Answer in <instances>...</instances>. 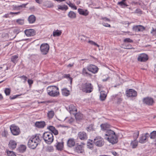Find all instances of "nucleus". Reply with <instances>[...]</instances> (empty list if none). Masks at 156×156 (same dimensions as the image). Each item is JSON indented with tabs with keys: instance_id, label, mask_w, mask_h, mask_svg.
Wrapping results in <instances>:
<instances>
[{
	"instance_id": "nucleus-4",
	"label": "nucleus",
	"mask_w": 156,
	"mask_h": 156,
	"mask_svg": "<svg viewBox=\"0 0 156 156\" xmlns=\"http://www.w3.org/2000/svg\"><path fill=\"white\" fill-rule=\"evenodd\" d=\"M43 137L45 142L48 144H51L54 140L52 133L49 132L44 133L43 134Z\"/></svg>"
},
{
	"instance_id": "nucleus-24",
	"label": "nucleus",
	"mask_w": 156,
	"mask_h": 156,
	"mask_svg": "<svg viewBox=\"0 0 156 156\" xmlns=\"http://www.w3.org/2000/svg\"><path fill=\"white\" fill-rule=\"evenodd\" d=\"M78 12L80 14L84 16H87L89 13V12L87 10L83 9H78Z\"/></svg>"
},
{
	"instance_id": "nucleus-60",
	"label": "nucleus",
	"mask_w": 156,
	"mask_h": 156,
	"mask_svg": "<svg viewBox=\"0 0 156 156\" xmlns=\"http://www.w3.org/2000/svg\"><path fill=\"white\" fill-rule=\"evenodd\" d=\"M20 13V12H10V14H11V15H12L13 14H16L17 15L19 14Z\"/></svg>"
},
{
	"instance_id": "nucleus-63",
	"label": "nucleus",
	"mask_w": 156,
	"mask_h": 156,
	"mask_svg": "<svg viewBox=\"0 0 156 156\" xmlns=\"http://www.w3.org/2000/svg\"><path fill=\"white\" fill-rule=\"evenodd\" d=\"M73 121V119L72 118H71L69 120V122L70 123H71V122H72Z\"/></svg>"
},
{
	"instance_id": "nucleus-64",
	"label": "nucleus",
	"mask_w": 156,
	"mask_h": 156,
	"mask_svg": "<svg viewBox=\"0 0 156 156\" xmlns=\"http://www.w3.org/2000/svg\"><path fill=\"white\" fill-rule=\"evenodd\" d=\"M112 153L114 156H115L117 154L116 152L115 151H112Z\"/></svg>"
},
{
	"instance_id": "nucleus-25",
	"label": "nucleus",
	"mask_w": 156,
	"mask_h": 156,
	"mask_svg": "<svg viewBox=\"0 0 156 156\" xmlns=\"http://www.w3.org/2000/svg\"><path fill=\"white\" fill-rule=\"evenodd\" d=\"M69 109L71 114L74 115L77 112V109L73 105H69Z\"/></svg>"
},
{
	"instance_id": "nucleus-41",
	"label": "nucleus",
	"mask_w": 156,
	"mask_h": 156,
	"mask_svg": "<svg viewBox=\"0 0 156 156\" xmlns=\"http://www.w3.org/2000/svg\"><path fill=\"white\" fill-rule=\"evenodd\" d=\"M48 116L49 119H52L54 116V112L53 111H50L48 113Z\"/></svg>"
},
{
	"instance_id": "nucleus-46",
	"label": "nucleus",
	"mask_w": 156,
	"mask_h": 156,
	"mask_svg": "<svg viewBox=\"0 0 156 156\" xmlns=\"http://www.w3.org/2000/svg\"><path fill=\"white\" fill-rule=\"evenodd\" d=\"M7 153L8 156H16L13 151H7Z\"/></svg>"
},
{
	"instance_id": "nucleus-59",
	"label": "nucleus",
	"mask_w": 156,
	"mask_h": 156,
	"mask_svg": "<svg viewBox=\"0 0 156 156\" xmlns=\"http://www.w3.org/2000/svg\"><path fill=\"white\" fill-rule=\"evenodd\" d=\"M103 25L104 26L106 27H110L111 26L109 24H108V23H102Z\"/></svg>"
},
{
	"instance_id": "nucleus-39",
	"label": "nucleus",
	"mask_w": 156,
	"mask_h": 156,
	"mask_svg": "<svg viewBox=\"0 0 156 156\" xmlns=\"http://www.w3.org/2000/svg\"><path fill=\"white\" fill-rule=\"evenodd\" d=\"M123 46H124V48L126 49H134V48L132 47L131 45L129 44H123Z\"/></svg>"
},
{
	"instance_id": "nucleus-30",
	"label": "nucleus",
	"mask_w": 156,
	"mask_h": 156,
	"mask_svg": "<svg viewBox=\"0 0 156 156\" xmlns=\"http://www.w3.org/2000/svg\"><path fill=\"white\" fill-rule=\"evenodd\" d=\"M36 20V17L34 15L30 16L28 18V21L30 23H32L35 22Z\"/></svg>"
},
{
	"instance_id": "nucleus-15",
	"label": "nucleus",
	"mask_w": 156,
	"mask_h": 156,
	"mask_svg": "<svg viewBox=\"0 0 156 156\" xmlns=\"http://www.w3.org/2000/svg\"><path fill=\"white\" fill-rule=\"evenodd\" d=\"M74 151L79 154H81L83 155L85 154L84 151L83 147L81 145H77L76 147L74 149Z\"/></svg>"
},
{
	"instance_id": "nucleus-17",
	"label": "nucleus",
	"mask_w": 156,
	"mask_h": 156,
	"mask_svg": "<svg viewBox=\"0 0 156 156\" xmlns=\"http://www.w3.org/2000/svg\"><path fill=\"white\" fill-rule=\"evenodd\" d=\"M144 27L141 25L134 26L133 27V30L136 32L142 31L145 30Z\"/></svg>"
},
{
	"instance_id": "nucleus-8",
	"label": "nucleus",
	"mask_w": 156,
	"mask_h": 156,
	"mask_svg": "<svg viewBox=\"0 0 156 156\" xmlns=\"http://www.w3.org/2000/svg\"><path fill=\"white\" fill-rule=\"evenodd\" d=\"M150 136V134L148 133L143 134L139 138V142L141 144H144L146 143L148 140V139Z\"/></svg>"
},
{
	"instance_id": "nucleus-53",
	"label": "nucleus",
	"mask_w": 156,
	"mask_h": 156,
	"mask_svg": "<svg viewBox=\"0 0 156 156\" xmlns=\"http://www.w3.org/2000/svg\"><path fill=\"white\" fill-rule=\"evenodd\" d=\"M69 6L70 7L72 8H73L74 9L76 10L77 9V7L74 4H73L70 2H69Z\"/></svg>"
},
{
	"instance_id": "nucleus-38",
	"label": "nucleus",
	"mask_w": 156,
	"mask_h": 156,
	"mask_svg": "<svg viewBox=\"0 0 156 156\" xmlns=\"http://www.w3.org/2000/svg\"><path fill=\"white\" fill-rule=\"evenodd\" d=\"M26 149V146L22 145L19 148V150L20 152L23 153L25 151Z\"/></svg>"
},
{
	"instance_id": "nucleus-14",
	"label": "nucleus",
	"mask_w": 156,
	"mask_h": 156,
	"mask_svg": "<svg viewBox=\"0 0 156 156\" xmlns=\"http://www.w3.org/2000/svg\"><path fill=\"white\" fill-rule=\"evenodd\" d=\"M24 33L26 35L27 37L34 36L35 34V31L33 29H26L24 31Z\"/></svg>"
},
{
	"instance_id": "nucleus-42",
	"label": "nucleus",
	"mask_w": 156,
	"mask_h": 156,
	"mask_svg": "<svg viewBox=\"0 0 156 156\" xmlns=\"http://www.w3.org/2000/svg\"><path fill=\"white\" fill-rule=\"evenodd\" d=\"M63 144L62 143L58 142L56 146V148L58 150H61L62 149Z\"/></svg>"
},
{
	"instance_id": "nucleus-20",
	"label": "nucleus",
	"mask_w": 156,
	"mask_h": 156,
	"mask_svg": "<svg viewBox=\"0 0 156 156\" xmlns=\"http://www.w3.org/2000/svg\"><path fill=\"white\" fill-rule=\"evenodd\" d=\"M94 141L90 139L88 140L87 142V147L88 148L92 150L94 149Z\"/></svg>"
},
{
	"instance_id": "nucleus-34",
	"label": "nucleus",
	"mask_w": 156,
	"mask_h": 156,
	"mask_svg": "<svg viewBox=\"0 0 156 156\" xmlns=\"http://www.w3.org/2000/svg\"><path fill=\"white\" fill-rule=\"evenodd\" d=\"M68 16L71 19H75L76 18V14L73 11H70L68 14Z\"/></svg>"
},
{
	"instance_id": "nucleus-52",
	"label": "nucleus",
	"mask_w": 156,
	"mask_h": 156,
	"mask_svg": "<svg viewBox=\"0 0 156 156\" xmlns=\"http://www.w3.org/2000/svg\"><path fill=\"white\" fill-rule=\"evenodd\" d=\"M88 42L89 43L91 44V45H94V46H97L98 47H99V45L98 44H97L95 42H94L92 41L89 40L88 41Z\"/></svg>"
},
{
	"instance_id": "nucleus-9",
	"label": "nucleus",
	"mask_w": 156,
	"mask_h": 156,
	"mask_svg": "<svg viewBox=\"0 0 156 156\" xmlns=\"http://www.w3.org/2000/svg\"><path fill=\"white\" fill-rule=\"evenodd\" d=\"M87 68L88 70L94 74L97 73L98 70V68L97 66L92 64H90L87 66Z\"/></svg>"
},
{
	"instance_id": "nucleus-58",
	"label": "nucleus",
	"mask_w": 156,
	"mask_h": 156,
	"mask_svg": "<svg viewBox=\"0 0 156 156\" xmlns=\"http://www.w3.org/2000/svg\"><path fill=\"white\" fill-rule=\"evenodd\" d=\"M27 3L26 4H23L22 5H18L17 6L18 7H21V8H25L26 7V5H27Z\"/></svg>"
},
{
	"instance_id": "nucleus-40",
	"label": "nucleus",
	"mask_w": 156,
	"mask_h": 156,
	"mask_svg": "<svg viewBox=\"0 0 156 156\" xmlns=\"http://www.w3.org/2000/svg\"><path fill=\"white\" fill-rule=\"evenodd\" d=\"M138 145V142L135 140L131 143V145L133 148H135Z\"/></svg>"
},
{
	"instance_id": "nucleus-1",
	"label": "nucleus",
	"mask_w": 156,
	"mask_h": 156,
	"mask_svg": "<svg viewBox=\"0 0 156 156\" xmlns=\"http://www.w3.org/2000/svg\"><path fill=\"white\" fill-rule=\"evenodd\" d=\"M39 140L38 136H33L29 140L27 144L28 147L33 149H35L38 144Z\"/></svg>"
},
{
	"instance_id": "nucleus-26",
	"label": "nucleus",
	"mask_w": 156,
	"mask_h": 156,
	"mask_svg": "<svg viewBox=\"0 0 156 156\" xmlns=\"http://www.w3.org/2000/svg\"><path fill=\"white\" fill-rule=\"evenodd\" d=\"M86 129L88 132L94 131L95 130V126L94 123H91L89 125L88 127L86 128Z\"/></svg>"
},
{
	"instance_id": "nucleus-62",
	"label": "nucleus",
	"mask_w": 156,
	"mask_h": 156,
	"mask_svg": "<svg viewBox=\"0 0 156 156\" xmlns=\"http://www.w3.org/2000/svg\"><path fill=\"white\" fill-rule=\"evenodd\" d=\"M73 64H74V63H73V64H68L67 66V67H72L73 66Z\"/></svg>"
},
{
	"instance_id": "nucleus-37",
	"label": "nucleus",
	"mask_w": 156,
	"mask_h": 156,
	"mask_svg": "<svg viewBox=\"0 0 156 156\" xmlns=\"http://www.w3.org/2000/svg\"><path fill=\"white\" fill-rule=\"evenodd\" d=\"M45 151L46 152H52L54 151V148L52 146H49L46 147Z\"/></svg>"
},
{
	"instance_id": "nucleus-6",
	"label": "nucleus",
	"mask_w": 156,
	"mask_h": 156,
	"mask_svg": "<svg viewBox=\"0 0 156 156\" xmlns=\"http://www.w3.org/2000/svg\"><path fill=\"white\" fill-rule=\"evenodd\" d=\"M10 129L12 133L14 135H18L20 133L19 128L15 125H11Z\"/></svg>"
},
{
	"instance_id": "nucleus-36",
	"label": "nucleus",
	"mask_w": 156,
	"mask_h": 156,
	"mask_svg": "<svg viewBox=\"0 0 156 156\" xmlns=\"http://www.w3.org/2000/svg\"><path fill=\"white\" fill-rule=\"evenodd\" d=\"M87 69L83 68L82 71V74L84 76H91V75L87 72Z\"/></svg>"
},
{
	"instance_id": "nucleus-32",
	"label": "nucleus",
	"mask_w": 156,
	"mask_h": 156,
	"mask_svg": "<svg viewBox=\"0 0 156 156\" xmlns=\"http://www.w3.org/2000/svg\"><path fill=\"white\" fill-rule=\"evenodd\" d=\"M18 58V55H13L11 57V61L15 64H16L18 61L17 59Z\"/></svg>"
},
{
	"instance_id": "nucleus-47",
	"label": "nucleus",
	"mask_w": 156,
	"mask_h": 156,
	"mask_svg": "<svg viewBox=\"0 0 156 156\" xmlns=\"http://www.w3.org/2000/svg\"><path fill=\"white\" fill-rule=\"evenodd\" d=\"M11 92V90L9 88H6L4 90V92L7 96L10 95Z\"/></svg>"
},
{
	"instance_id": "nucleus-18",
	"label": "nucleus",
	"mask_w": 156,
	"mask_h": 156,
	"mask_svg": "<svg viewBox=\"0 0 156 156\" xmlns=\"http://www.w3.org/2000/svg\"><path fill=\"white\" fill-rule=\"evenodd\" d=\"M35 126L38 128H43L46 126V123L44 121H37L36 122Z\"/></svg>"
},
{
	"instance_id": "nucleus-27",
	"label": "nucleus",
	"mask_w": 156,
	"mask_h": 156,
	"mask_svg": "<svg viewBox=\"0 0 156 156\" xmlns=\"http://www.w3.org/2000/svg\"><path fill=\"white\" fill-rule=\"evenodd\" d=\"M100 126L101 128V129L103 130L104 131L105 130L108 129L110 128V125L107 123L102 124Z\"/></svg>"
},
{
	"instance_id": "nucleus-3",
	"label": "nucleus",
	"mask_w": 156,
	"mask_h": 156,
	"mask_svg": "<svg viewBox=\"0 0 156 156\" xmlns=\"http://www.w3.org/2000/svg\"><path fill=\"white\" fill-rule=\"evenodd\" d=\"M81 88L83 92L88 93L92 92L93 89V85L89 82L82 83Z\"/></svg>"
},
{
	"instance_id": "nucleus-31",
	"label": "nucleus",
	"mask_w": 156,
	"mask_h": 156,
	"mask_svg": "<svg viewBox=\"0 0 156 156\" xmlns=\"http://www.w3.org/2000/svg\"><path fill=\"white\" fill-rule=\"evenodd\" d=\"M75 118L77 120H80L83 118V115L80 113H76L74 115Z\"/></svg>"
},
{
	"instance_id": "nucleus-12",
	"label": "nucleus",
	"mask_w": 156,
	"mask_h": 156,
	"mask_svg": "<svg viewBox=\"0 0 156 156\" xmlns=\"http://www.w3.org/2000/svg\"><path fill=\"white\" fill-rule=\"evenodd\" d=\"M106 140L113 144L117 143L118 141L117 137L115 134H113L111 137L106 138Z\"/></svg>"
},
{
	"instance_id": "nucleus-28",
	"label": "nucleus",
	"mask_w": 156,
	"mask_h": 156,
	"mask_svg": "<svg viewBox=\"0 0 156 156\" xmlns=\"http://www.w3.org/2000/svg\"><path fill=\"white\" fill-rule=\"evenodd\" d=\"M107 94L104 91H102L100 92V99L101 101H105L106 97Z\"/></svg>"
},
{
	"instance_id": "nucleus-43",
	"label": "nucleus",
	"mask_w": 156,
	"mask_h": 156,
	"mask_svg": "<svg viewBox=\"0 0 156 156\" xmlns=\"http://www.w3.org/2000/svg\"><path fill=\"white\" fill-rule=\"evenodd\" d=\"M68 9V6L64 5V6L59 5L58 6V9L62 10H66Z\"/></svg>"
},
{
	"instance_id": "nucleus-21",
	"label": "nucleus",
	"mask_w": 156,
	"mask_h": 156,
	"mask_svg": "<svg viewBox=\"0 0 156 156\" xmlns=\"http://www.w3.org/2000/svg\"><path fill=\"white\" fill-rule=\"evenodd\" d=\"M17 145L16 142L13 140H11L9 141L8 146L9 148L12 150L16 148Z\"/></svg>"
},
{
	"instance_id": "nucleus-16",
	"label": "nucleus",
	"mask_w": 156,
	"mask_h": 156,
	"mask_svg": "<svg viewBox=\"0 0 156 156\" xmlns=\"http://www.w3.org/2000/svg\"><path fill=\"white\" fill-rule=\"evenodd\" d=\"M94 143L96 146L101 147L104 144V142L102 140H99L98 138L96 137L94 139Z\"/></svg>"
},
{
	"instance_id": "nucleus-5",
	"label": "nucleus",
	"mask_w": 156,
	"mask_h": 156,
	"mask_svg": "<svg viewBox=\"0 0 156 156\" xmlns=\"http://www.w3.org/2000/svg\"><path fill=\"white\" fill-rule=\"evenodd\" d=\"M49 49V46L48 44L46 43L42 44L40 46V50L41 54L46 55L48 53Z\"/></svg>"
},
{
	"instance_id": "nucleus-19",
	"label": "nucleus",
	"mask_w": 156,
	"mask_h": 156,
	"mask_svg": "<svg viewBox=\"0 0 156 156\" xmlns=\"http://www.w3.org/2000/svg\"><path fill=\"white\" fill-rule=\"evenodd\" d=\"M115 134V132L111 129H107L106 133L104 135V138L106 140V138H110Z\"/></svg>"
},
{
	"instance_id": "nucleus-2",
	"label": "nucleus",
	"mask_w": 156,
	"mask_h": 156,
	"mask_svg": "<svg viewBox=\"0 0 156 156\" xmlns=\"http://www.w3.org/2000/svg\"><path fill=\"white\" fill-rule=\"evenodd\" d=\"M47 92L48 95L52 97H56L59 94L58 88L55 86H50L47 88Z\"/></svg>"
},
{
	"instance_id": "nucleus-10",
	"label": "nucleus",
	"mask_w": 156,
	"mask_h": 156,
	"mask_svg": "<svg viewBox=\"0 0 156 156\" xmlns=\"http://www.w3.org/2000/svg\"><path fill=\"white\" fill-rule=\"evenodd\" d=\"M126 96L128 97H136L137 95V92L134 90L130 89L126 91Z\"/></svg>"
},
{
	"instance_id": "nucleus-61",
	"label": "nucleus",
	"mask_w": 156,
	"mask_h": 156,
	"mask_svg": "<svg viewBox=\"0 0 156 156\" xmlns=\"http://www.w3.org/2000/svg\"><path fill=\"white\" fill-rule=\"evenodd\" d=\"M11 15V14H10V13H7V14H5V15L4 16L6 17H10V16H9L10 15Z\"/></svg>"
},
{
	"instance_id": "nucleus-49",
	"label": "nucleus",
	"mask_w": 156,
	"mask_h": 156,
	"mask_svg": "<svg viewBox=\"0 0 156 156\" xmlns=\"http://www.w3.org/2000/svg\"><path fill=\"white\" fill-rule=\"evenodd\" d=\"M139 134V131H137L136 132L134 133L133 134V136L135 140H136L138 137Z\"/></svg>"
},
{
	"instance_id": "nucleus-23",
	"label": "nucleus",
	"mask_w": 156,
	"mask_h": 156,
	"mask_svg": "<svg viewBox=\"0 0 156 156\" xmlns=\"http://www.w3.org/2000/svg\"><path fill=\"white\" fill-rule=\"evenodd\" d=\"M75 144V140L73 138L69 139L67 142V146L69 147H71L74 146Z\"/></svg>"
},
{
	"instance_id": "nucleus-35",
	"label": "nucleus",
	"mask_w": 156,
	"mask_h": 156,
	"mask_svg": "<svg viewBox=\"0 0 156 156\" xmlns=\"http://www.w3.org/2000/svg\"><path fill=\"white\" fill-rule=\"evenodd\" d=\"M62 34V31L60 30H54L53 32V34L54 37H58L60 36Z\"/></svg>"
},
{
	"instance_id": "nucleus-22",
	"label": "nucleus",
	"mask_w": 156,
	"mask_h": 156,
	"mask_svg": "<svg viewBox=\"0 0 156 156\" xmlns=\"http://www.w3.org/2000/svg\"><path fill=\"white\" fill-rule=\"evenodd\" d=\"M47 129L51 132V133H53L55 135H57L58 134V131L55 127L53 126H49L47 127Z\"/></svg>"
},
{
	"instance_id": "nucleus-50",
	"label": "nucleus",
	"mask_w": 156,
	"mask_h": 156,
	"mask_svg": "<svg viewBox=\"0 0 156 156\" xmlns=\"http://www.w3.org/2000/svg\"><path fill=\"white\" fill-rule=\"evenodd\" d=\"M118 4L120 5L122 7H125L126 6H127V5H126V3L122 1L120 2H118Z\"/></svg>"
},
{
	"instance_id": "nucleus-54",
	"label": "nucleus",
	"mask_w": 156,
	"mask_h": 156,
	"mask_svg": "<svg viewBox=\"0 0 156 156\" xmlns=\"http://www.w3.org/2000/svg\"><path fill=\"white\" fill-rule=\"evenodd\" d=\"M21 95H22V94L15 95L12 96H10L9 97V98L11 100H13L17 98L18 97L20 96Z\"/></svg>"
},
{
	"instance_id": "nucleus-56",
	"label": "nucleus",
	"mask_w": 156,
	"mask_h": 156,
	"mask_svg": "<svg viewBox=\"0 0 156 156\" xmlns=\"http://www.w3.org/2000/svg\"><path fill=\"white\" fill-rule=\"evenodd\" d=\"M28 83L30 86H31L33 83V81L32 80L29 79L27 80Z\"/></svg>"
},
{
	"instance_id": "nucleus-57",
	"label": "nucleus",
	"mask_w": 156,
	"mask_h": 156,
	"mask_svg": "<svg viewBox=\"0 0 156 156\" xmlns=\"http://www.w3.org/2000/svg\"><path fill=\"white\" fill-rule=\"evenodd\" d=\"M101 19L105 21H110V20L106 17H102Z\"/></svg>"
},
{
	"instance_id": "nucleus-51",
	"label": "nucleus",
	"mask_w": 156,
	"mask_h": 156,
	"mask_svg": "<svg viewBox=\"0 0 156 156\" xmlns=\"http://www.w3.org/2000/svg\"><path fill=\"white\" fill-rule=\"evenodd\" d=\"M18 77L19 78H20L21 80H23L24 81H23V82L24 83H25V82H26V81L27 79V77L26 76L24 75H23V76H19V77Z\"/></svg>"
},
{
	"instance_id": "nucleus-29",
	"label": "nucleus",
	"mask_w": 156,
	"mask_h": 156,
	"mask_svg": "<svg viewBox=\"0 0 156 156\" xmlns=\"http://www.w3.org/2000/svg\"><path fill=\"white\" fill-rule=\"evenodd\" d=\"M62 95L65 96H67L70 94L69 91L66 88L62 89Z\"/></svg>"
},
{
	"instance_id": "nucleus-48",
	"label": "nucleus",
	"mask_w": 156,
	"mask_h": 156,
	"mask_svg": "<svg viewBox=\"0 0 156 156\" xmlns=\"http://www.w3.org/2000/svg\"><path fill=\"white\" fill-rule=\"evenodd\" d=\"M133 41L129 38H126L123 40V42L124 43H132L133 42Z\"/></svg>"
},
{
	"instance_id": "nucleus-44",
	"label": "nucleus",
	"mask_w": 156,
	"mask_h": 156,
	"mask_svg": "<svg viewBox=\"0 0 156 156\" xmlns=\"http://www.w3.org/2000/svg\"><path fill=\"white\" fill-rule=\"evenodd\" d=\"M64 77L65 78H69V80L70 81V83L71 84H72V80L73 79L71 77L70 75L69 74H64L63 75Z\"/></svg>"
},
{
	"instance_id": "nucleus-55",
	"label": "nucleus",
	"mask_w": 156,
	"mask_h": 156,
	"mask_svg": "<svg viewBox=\"0 0 156 156\" xmlns=\"http://www.w3.org/2000/svg\"><path fill=\"white\" fill-rule=\"evenodd\" d=\"M151 33L153 36L156 35V28L154 29L153 28H152Z\"/></svg>"
},
{
	"instance_id": "nucleus-13",
	"label": "nucleus",
	"mask_w": 156,
	"mask_h": 156,
	"mask_svg": "<svg viewBox=\"0 0 156 156\" xmlns=\"http://www.w3.org/2000/svg\"><path fill=\"white\" fill-rule=\"evenodd\" d=\"M78 137L80 140H85L87 139V133L84 132H80L78 133Z\"/></svg>"
},
{
	"instance_id": "nucleus-11",
	"label": "nucleus",
	"mask_w": 156,
	"mask_h": 156,
	"mask_svg": "<svg viewBox=\"0 0 156 156\" xmlns=\"http://www.w3.org/2000/svg\"><path fill=\"white\" fill-rule=\"evenodd\" d=\"M148 59L147 55L144 53L140 54L137 58L138 61L141 62H145L147 61Z\"/></svg>"
},
{
	"instance_id": "nucleus-33",
	"label": "nucleus",
	"mask_w": 156,
	"mask_h": 156,
	"mask_svg": "<svg viewBox=\"0 0 156 156\" xmlns=\"http://www.w3.org/2000/svg\"><path fill=\"white\" fill-rule=\"evenodd\" d=\"M150 138L151 139H154L156 144V131H154L151 132L150 135Z\"/></svg>"
},
{
	"instance_id": "nucleus-7",
	"label": "nucleus",
	"mask_w": 156,
	"mask_h": 156,
	"mask_svg": "<svg viewBox=\"0 0 156 156\" xmlns=\"http://www.w3.org/2000/svg\"><path fill=\"white\" fill-rule=\"evenodd\" d=\"M142 101L143 104L149 106H152L155 103L153 99L150 97H147L143 98Z\"/></svg>"
},
{
	"instance_id": "nucleus-45",
	"label": "nucleus",
	"mask_w": 156,
	"mask_h": 156,
	"mask_svg": "<svg viewBox=\"0 0 156 156\" xmlns=\"http://www.w3.org/2000/svg\"><path fill=\"white\" fill-rule=\"evenodd\" d=\"M16 22L18 24L22 25L24 24V20L22 19H18L16 20Z\"/></svg>"
}]
</instances>
